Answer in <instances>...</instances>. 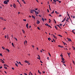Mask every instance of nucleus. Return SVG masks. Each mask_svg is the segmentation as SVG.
Here are the masks:
<instances>
[{
	"label": "nucleus",
	"mask_w": 75,
	"mask_h": 75,
	"mask_svg": "<svg viewBox=\"0 0 75 75\" xmlns=\"http://www.w3.org/2000/svg\"><path fill=\"white\" fill-rule=\"evenodd\" d=\"M53 1H54L55 4H56L55 2H56L57 1H59L60 4L61 3V1H59V0H53Z\"/></svg>",
	"instance_id": "1"
},
{
	"label": "nucleus",
	"mask_w": 75,
	"mask_h": 75,
	"mask_svg": "<svg viewBox=\"0 0 75 75\" xmlns=\"http://www.w3.org/2000/svg\"><path fill=\"white\" fill-rule=\"evenodd\" d=\"M4 4H8L7 1H4Z\"/></svg>",
	"instance_id": "2"
},
{
	"label": "nucleus",
	"mask_w": 75,
	"mask_h": 75,
	"mask_svg": "<svg viewBox=\"0 0 75 75\" xmlns=\"http://www.w3.org/2000/svg\"><path fill=\"white\" fill-rule=\"evenodd\" d=\"M35 10H30V13H33V12H34Z\"/></svg>",
	"instance_id": "3"
},
{
	"label": "nucleus",
	"mask_w": 75,
	"mask_h": 75,
	"mask_svg": "<svg viewBox=\"0 0 75 75\" xmlns=\"http://www.w3.org/2000/svg\"><path fill=\"white\" fill-rule=\"evenodd\" d=\"M37 24H39V23H40V21H37Z\"/></svg>",
	"instance_id": "4"
},
{
	"label": "nucleus",
	"mask_w": 75,
	"mask_h": 75,
	"mask_svg": "<svg viewBox=\"0 0 75 75\" xmlns=\"http://www.w3.org/2000/svg\"><path fill=\"white\" fill-rule=\"evenodd\" d=\"M67 39L69 41H71V40L70 39V38H67Z\"/></svg>",
	"instance_id": "5"
},
{
	"label": "nucleus",
	"mask_w": 75,
	"mask_h": 75,
	"mask_svg": "<svg viewBox=\"0 0 75 75\" xmlns=\"http://www.w3.org/2000/svg\"><path fill=\"white\" fill-rule=\"evenodd\" d=\"M13 7L14 8H16V5L15 4H13Z\"/></svg>",
	"instance_id": "6"
},
{
	"label": "nucleus",
	"mask_w": 75,
	"mask_h": 75,
	"mask_svg": "<svg viewBox=\"0 0 75 75\" xmlns=\"http://www.w3.org/2000/svg\"><path fill=\"white\" fill-rule=\"evenodd\" d=\"M1 60H2V63H4L5 61H4L3 60H2V59H1Z\"/></svg>",
	"instance_id": "7"
},
{
	"label": "nucleus",
	"mask_w": 75,
	"mask_h": 75,
	"mask_svg": "<svg viewBox=\"0 0 75 75\" xmlns=\"http://www.w3.org/2000/svg\"><path fill=\"white\" fill-rule=\"evenodd\" d=\"M69 18H67V19L66 20V22L67 21L69 22Z\"/></svg>",
	"instance_id": "8"
},
{
	"label": "nucleus",
	"mask_w": 75,
	"mask_h": 75,
	"mask_svg": "<svg viewBox=\"0 0 75 75\" xmlns=\"http://www.w3.org/2000/svg\"><path fill=\"white\" fill-rule=\"evenodd\" d=\"M62 59L63 61V62H64V57H63V56L62 57Z\"/></svg>",
	"instance_id": "9"
},
{
	"label": "nucleus",
	"mask_w": 75,
	"mask_h": 75,
	"mask_svg": "<svg viewBox=\"0 0 75 75\" xmlns=\"http://www.w3.org/2000/svg\"><path fill=\"white\" fill-rule=\"evenodd\" d=\"M28 25H29V24H28V23H27V24H26V27H27V28H28Z\"/></svg>",
	"instance_id": "10"
},
{
	"label": "nucleus",
	"mask_w": 75,
	"mask_h": 75,
	"mask_svg": "<svg viewBox=\"0 0 75 75\" xmlns=\"http://www.w3.org/2000/svg\"><path fill=\"white\" fill-rule=\"evenodd\" d=\"M67 54H68V55L69 56V57H70V54H71V53L70 52H69V53H68V52H67Z\"/></svg>",
	"instance_id": "11"
},
{
	"label": "nucleus",
	"mask_w": 75,
	"mask_h": 75,
	"mask_svg": "<svg viewBox=\"0 0 75 75\" xmlns=\"http://www.w3.org/2000/svg\"><path fill=\"white\" fill-rule=\"evenodd\" d=\"M32 17L33 18H34V19H35V16H32Z\"/></svg>",
	"instance_id": "12"
},
{
	"label": "nucleus",
	"mask_w": 75,
	"mask_h": 75,
	"mask_svg": "<svg viewBox=\"0 0 75 75\" xmlns=\"http://www.w3.org/2000/svg\"><path fill=\"white\" fill-rule=\"evenodd\" d=\"M54 27L55 28V29H56V30H58V28L57 26H54Z\"/></svg>",
	"instance_id": "13"
},
{
	"label": "nucleus",
	"mask_w": 75,
	"mask_h": 75,
	"mask_svg": "<svg viewBox=\"0 0 75 75\" xmlns=\"http://www.w3.org/2000/svg\"><path fill=\"white\" fill-rule=\"evenodd\" d=\"M6 50H7V51L9 52H10L9 50H8V49H6Z\"/></svg>",
	"instance_id": "14"
},
{
	"label": "nucleus",
	"mask_w": 75,
	"mask_h": 75,
	"mask_svg": "<svg viewBox=\"0 0 75 75\" xmlns=\"http://www.w3.org/2000/svg\"><path fill=\"white\" fill-rule=\"evenodd\" d=\"M4 67H6V66H7V67H8V65L7 64H4Z\"/></svg>",
	"instance_id": "15"
},
{
	"label": "nucleus",
	"mask_w": 75,
	"mask_h": 75,
	"mask_svg": "<svg viewBox=\"0 0 75 75\" xmlns=\"http://www.w3.org/2000/svg\"><path fill=\"white\" fill-rule=\"evenodd\" d=\"M59 47H61V48H63V47H63V46H61V45H59Z\"/></svg>",
	"instance_id": "16"
},
{
	"label": "nucleus",
	"mask_w": 75,
	"mask_h": 75,
	"mask_svg": "<svg viewBox=\"0 0 75 75\" xmlns=\"http://www.w3.org/2000/svg\"><path fill=\"white\" fill-rule=\"evenodd\" d=\"M38 56L39 57H38V59H40V56L39 54H38Z\"/></svg>",
	"instance_id": "17"
},
{
	"label": "nucleus",
	"mask_w": 75,
	"mask_h": 75,
	"mask_svg": "<svg viewBox=\"0 0 75 75\" xmlns=\"http://www.w3.org/2000/svg\"><path fill=\"white\" fill-rule=\"evenodd\" d=\"M38 72L39 73V74H41V71H40L39 70H38Z\"/></svg>",
	"instance_id": "18"
},
{
	"label": "nucleus",
	"mask_w": 75,
	"mask_h": 75,
	"mask_svg": "<svg viewBox=\"0 0 75 75\" xmlns=\"http://www.w3.org/2000/svg\"><path fill=\"white\" fill-rule=\"evenodd\" d=\"M67 15L68 16H69V18H70V16H69V14L68 13H67Z\"/></svg>",
	"instance_id": "19"
},
{
	"label": "nucleus",
	"mask_w": 75,
	"mask_h": 75,
	"mask_svg": "<svg viewBox=\"0 0 75 75\" xmlns=\"http://www.w3.org/2000/svg\"><path fill=\"white\" fill-rule=\"evenodd\" d=\"M48 39L49 40H51L50 38H48Z\"/></svg>",
	"instance_id": "20"
},
{
	"label": "nucleus",
	"mask_w": 75,
	"mask_h": 75,
	"mask_svg": "<svg viewBox=\"0 0 75 75\" xmlns=\"http://www.w3.org/2000/svg\"><path fill=\"white\" fill-rule=\"evenodd\" d=\"M53 37L55 38H57L56 37V36H55V35H53Z\"/></svg>",
	"instance_id": "21"
},
{
	"label": "nucleus",
	"mask_w": 75,
	"mask_h": 75,
	"mask_svg": "<svg viewBox=\"0 0 75 75\" xmlns=\"http://www.w3.org/2000/svg\"><path fill=\"white\" fill-rule=\"evenodd\" d=\"M45 25H47V26H49V24H47V23H46V24H45Z\"/></svg>",
	"instance_id": "22"
},
{
	"label": "nucleus",
	"mask_w": 75,
	"mask_h": 75,
	"mask_svg": "<svg viewBox=\"0 0 75 75\" xmlns=\"http://www.w3.org/2000/svg\"><path fill=\"white\" fill-rule=\"evenodd\" d=\"M25 63H29V61H25Z\"/></svg>",
	"instance_id": "23"
},
{
	"label": "nucleus",
	"mask_w": 75,
	"mask_h": 75,
	"mask_svg": "<svg viewBox=\"0 0 75 75\" xmlns=\"http://www.w3.org/2000/svg\"><path fill=\"white\" fill-rule=\"evenodd\" d=\"M42 20L43 21H44L45 19H44V18H42Z\"/></svg>",
	"instance_id": "24"
},
{
	"label": "nucleus",
	"mask_w": 75,
	"mask_h": 75,
	"mask_svg": "<svg viewBox=\"0 0 75 75\" xmlns=\"http://www.w3.org/2000/svg\"><path fill=\"white\" fill-rule=\"evenodd\" d=\"M34 11H35L34 12H35V13L36 14H37V12L36 10H34Z\"/></svg>",
	"instance_id": "25"
},
{
	"label": "nucleus",
	"mask_w": 75,
	"mask_h": 75,
	"mask_svg": "<svg viewBox=\"0 0 75 75\" xmlns=\"http://www.w3.org/2000/svg\"><path fill=\"white\" fill-rule=\"evenodd\" d=\"M48 54H49V55H50V57H51V54H50V52H48Z\"/></svg>",
	"instance_id": "26"
},
{
	"label": "nucleus",
	"mask_w": 75,
	"mask_h": 75,
	"mask_svg": "<svg viewBox=\"0 0 75 75\" xmlns=\"http://www.w3.org/2000/svg\"><path fill=\"white\" fill-rule=\"evenodd\" d=\"M58 35L60 36V37H62V35Z\"/></svg>",
	"instance_id": "27"
},
{
	"label": "nucleus",
	"mask_w": 75,
	"mask_h": 75,
	"mask_svg": "<svg viewBox=\"0 0 75 75\" xmlns=\"http://www.w3.org/2000/svg\"><path fill=\"white\" fill-rule=\"evenodd\" d=\"M57 26H59V28H60V29H61V27H60V26H59V25H57Z\"/></svg>",
	"instance_id": "28"
},
{
	"label": "nucleus",
	"mask_w": 75,
	"mask_h": 75,
	"mask_svg": "<svg viewBox=\"0 0 75 75\" xmlns=\"http://www.w3.org/2000/svg\"><path fill=\"white\" fill-rule=\"evenodd\" d=\"M67 17H65L64 18V21L65 20H66Z\"/></svg>",
	"instance_id": "29"
},
{
	"label": "nucleus",
	"mask_w": 75,
	"mask_h": 75,
	"mask_svg": "<svg viewBox=\"0 0 75 75\" xmlns=\"http://www.w3.org/2000/svg\"><path fill=\"white\" fill-rule=\"evenodd\" d=\"M19 63L20 64H21V65H22V66H23V64H21V62H19Z\"/></svg>",
	"instance_id": "30"
},
{
	"label": "nucleus",
	"mask_w": 75,
	"mask_h": 75,
	"mask_svg": "<svg viewBox=\"0 0 75 75\" xmlns=\"http://www.w3.org/2000/svg\"><path fill=\"white\" fill-rule=\"evenodd\" d=\"M0 19H1V20H3V18L1 17Z\"/></svg>",
	"instance_id": "31"
},
{
	"label": "nucleus",
	"mask_w": 75,
	"mask_h": 75,
	"mask_svg": "<svg viewBox=\"0 0 75 75\" xmlns=\"http://www.w3.org/2000/svg\"><path fill=\"white\" fill-rule=\"evenodd\" d=\"M60 56L61 57H62L63 56V54H60Z\"/></svg>",
	"instance_id": "32"
},
{
	"label": "nucleus",
	"mask_w": 75,
	"mask_h": 75,
	"mask_svg": "<svg viewBox=\"0 0 75 75\" xmlns=\"http://www.w3.org/2000/svg\"><path fill=\"white\" fill-rule=\"evenodd\" d=\"M4 68H5V69H7V68L6 66L4 67Z\"/></svg>",
	"instance_id": "33"
},
{
	"label": "nucleus",
	"mask_w": 75,
	"mask_h": 75,
	"mask_svg": "<svg viewBox=\"0 0 75 75\" xmlns=\"http://www.w3.org/2000/svg\"><path fill=\"white\" fill-rule=\"evenodd\" d=\"M63 43H64V45H65L66 44V43H65V42H64L63 41Z\"/></svg>",
	"instance_id": "34"
},
{
	"label": "nucleus",
	"mask_w": 75,
	"mask_h": 75,
	"mask_svg": "<svg viewBox=\"0 0 75 75\" xmlns=\"http://www.w3.org/2000/svg\"><path fill=\"white\" fill-rule=\"evenodd\" d=\"M2 49H4V50H5V47H2Z\"/></svg>",
	"instance_id": "35"
},
{
	"label": "nucleus",
	"mask_w": 75,
	"mask_h": 75,
	"mask_svg": "<svg viewBox=\"0 0 75 75\" xmlns=\"http://www.w3.org/2000/svg\"><path fill=\"white\" fill-rule=\"evenodd\" d=\"M54 11L53 10V11H52V12L51 13L52 14H53V13H54Z\"/></svg>",
	"instance_id": "36"
},
{
	"label": "nucleus",
	"mask_w": 75,
	"mask_h": 75,
	"mask_svg": "<svg viewBox=\"0 0 75 75\" xmlns=\"http://www.w3.org/2000/svg\"><path fill=\"white\" fill-rule=\"evenodd\" d=\"M0 55H1V56H2V57H3V55H2V53H0Z\"/></svg>",
	"instance_id": "37"
},
{
	"label": "nucleus",
	"mask_w": 75,
	"mask_h": 75,
	"mask_svg": "<svg viewBox=\"0 0 75 75\" xmlns=\"http://www.w3.org/2000/svg\"><path fill=\"white\" fill-rule=\"evenodd\" d=\"M12 45L13 46V47H14V45H13V43H12Z\"/></svg>",
	"instance_id": "38"
},
{
	"label": "nucleus",
	"mask_w": 75,
	"mask_h": 75,
	"mask_svg": "<svg viewBox=\"0 0 75 75\" xmlns=\"http://www.w3.org/2000/svg\"><path fill=\"white\" fill-rule=\"evenodd\" d=\"M15 65L16 66V67H18V64H15Z\"/></svg>",
	"instance_id": "39"
},
{
	"label": "nucleus",
	"mask_w": 75,
	"mask_h": 75,
	"mask_svg": "<svg viewBox=\"0 0 75 75\" xmlns=\"http://www.w3.org/2000/svg\"><path fill=\"white\" fill-rule=\"evenodd\" d=\"M65 63V61H64L63 62V63L64 65V63Z\"/></svg>",
	"instance_id": "40"
},
{
	"label": "nucleus",
	"mask_w": 75,
	"mask_h": 75,
	"mask_svg": "<svg viewBox=\"0 0 75 75\" xmlns=\"http://www.w3.org/2000/svg\"><path fill=\"white\" fill-rule=\"evenodd\" d=\"M73 63H74V64H75V61H73Z\"/></svg>",
	"instance_id": "41"
},
{
	"label": "nucleus",
	"mask_w": 75,
	"mask_h": 75,
	"mask_svg": "<svg viewBox=\"0 0 75 75\" xmlns=\"http://www.w3.org/2000/svg\"><path fill=\"white\" fill-rule=\"evenodd\" d=\"M72 33H74V34H75V32H74L73 30L72 31Z\"/></svg>",
	"instance_id": "42"
},
{
	"label": "nucleus",
	"mask_w": 75,
	"mask_h": 75,
	"mask_svg": "<svg viewBox=\"0 0 75 75\" xmlns=\"http://www.w3.org/2000/svg\"><path fill=\"white\" fill-rule=\"evenodd\" d=\"M37 28L38 29V30H40V27H37Z\"/></svg>",
	"instance_id": "43"
},
{
	"label": "nucleus",
	"mask_w": 75,
	"mask_h": 75,
	"mask_svg": "<svg viewBox=\"0 0 75 75\" xmlns=\"http://www.w3.org/2000/svg\"><path fill=\"white\" fill-rule=\"evenodd\" d=\"M73 18H75V16H73Z\"/></svg>",
	"instance_id": "44"
},
{
	"label": "nucleus",
	"mask_w": 75,
	"mask_h": 75,
	"mask_svg": "<svg viewBox=\"0 0 75 75\" xmlns=\"http://www.w3.org/2000/svg\"><path fill=\"white\" fill-rule=\"evenodd\" d=\"M17 1H18V3H19V4H20V2L19 1V0H17Z\"/></svg>",
	"instance_id": "45"
},
{
	"label": "nucleus",
	"mask_w": 75,
	"mask_h": 75,
	"mask_svg": "<svg viewBox=\"0 0 75 75\" xmlns=\"http://www.w3.org/2000/svg\"><path fill=\"white\" fill-rule=\"evenodd\" d=\"M15 38V39H16V40H17V38Z\"/></svg>",
	"instance_id": "46"
},
{
	"label": "nucleus",
	"mask_w": 75,
	"mask_h": 75,
	"mask_svg": "<svg viewBox=\"0 0 75 75\" xmlns=\"http://www.w3.org/2000/svg\"><path fill=\"white\" fill-rule=\"evenodd\" d=\"M47 12H48V13H49V11L48 9H47Z\"/></svg>",
	"instance_id": "47"
},
{
	"label": "nucleus",
	"mask_w": 75,
	"mask_h": 75,
	"mask_svg": "<svg viewBox=\"0 0 75 75\" xmlns=\"http://www.w3.org/2000/svg\"><path fill=\"white\" fill-rule=\"evenodd\" d=\"M25 43H26L25 44H26V43H27V41H26V40H25Z\"/></svg>",
	"instance_id": "48"
},
{
	"label": "nucleus",
	"mask_w": 75,
	"mask_h": 75,
	"mask_svg": "<svg viewBox=\"0 0 75 75\" xmlns=\"http://www.w3.org/2000/svg\"><path fill=\"white\" fill-rule=\"evenodd\" d=\"M23 21H26V19H23Z\"/></svg>",
	"instance_id": "49"
},
{
	"label": "nucleus",
	"mask_w": 75,
	"mask_h": 75,
	"mask_svg": "<svg viewBox=\"0 0 75 75\" xmlns=\"http://www.w3.org/2000/svg\"><path fill=\"white\" fill-rule=\"evenodd\" d=\"M9 0H7V3H8V2H9Z\"/></svg>",
	"instance_id": "50"
},
{
	"label": "nucleus",
	"mask_w": 75,
	"mask_h": 75,
	"mask_svg": "<svg viewBox=\"0 0 75 75\" xmlns=\"http://www.w3.org/2000/svg\"><path fill=\"white\" fill-rule=\"evenodd\" d=\"M6 28L5 27H4V28L3 30H6Z\"/></svg>",
	"instance_id": "51"
},
{
	"label": "nucleus",
	"mask_w": 75,
	"mask_h": 75,
	"mask_svg": "<svg viewBox=\"0 0 75 75\" xmlns=\"http://www.w3.org/2000/svg\"><path fill=\"white\" fill-rule=\"evenodd\" d=\"M59 17H61L62 16V15H59Z\"/></svg>",
	"instance_id": "52"
},
{
	"label": "nucleus",
	"mask_w": 75,
	"mask_h": 75,
	"mask_svg": "<svg viewBox=\"0 0 75 75\" xmlns=\"http://www.w3.org/2000/svg\"><path fill=\"white\" fill-rule=\"evenodd\" d=\"M54 21L55 22V23H56V20H55V19H54Z\"/></svg>",
	"instance_id": "53"
},
{
	"label": "nucleus",
	"mask_w": 75,
	"mask_h": 75,
	"mask_svg": "<svg viewBox=\"0 0 75 75\" xmlns=\"http://www.w3.org/2000/svg\"><path fill=\"white\" fill-rule=\"evenodd\" d=\"M22 31L23 32V33H24V30H22Z\"/></svg>",
	"instance_id": "54"
},
{
	"label": "nucleus",
	"mask_w": 75,
	"mask_h": 75,
	"mask_svg": "<svg viewBox=\"0 0 75 75\" xmlns=\"http://www.w3.org/2000/svg\"><path fill=\"white\" fill-rule=\"evenodd\" d=\"M64 19L62 21V22H64Z\"/></svg>",
	"instance_id": "55"
},
{
	"label": "nucleus",
	"mask_w": 75,
	"mask_h": 75,
	"mask_svg": "<svg viewBox=\"0 0 75 75\" xmlns=\"http://www.w3.org/2000/svg\"><path fill=\"white\" fill-rule=\"evenodd\" d=\"M38 16H39L40 17H41V16L40 15H38Z\"/></svg>",
	"instance_id": "56"
},
{
	"label": "nucleus",
	"mask_w": 75,
	"mask_h": 75,
	"mask_svg": "<svg viewBox=\"0 0 75 75\" xmlns=\"http://www.w3.org/2000/svg\"><path fill=\"white\" fill-rule=\"evenodd\" d=\"M62 24H60V26H62Z\"/></svg>",
	"instance_id": "57"
},
{
	"label": "nucleus",
	"mask_w": 75,
	"mask_h": 75,
	"mask_svg": "<svg viewBox=\"0 0 75 75\" xmlns=\"http://www.w3.org/2000/svg\"><path fill=\"white\" fill-rule=\"evenodd\" d=\"M49 16H51V14H49Z\"/></svg>",
	"instance_id": "58"
},
{
	"label": "nucleus",
	"mask_w": 75,
	"mask_h": 75,
	"mask_svg": "<svg viewBox=\"0 0 75 75\" xmlns=\"http://www.w3.org/2000/svg\"><path fill=\"white\" fill-rule=\"evenodd\" d=\"M40 52H42V50H40Z\"/></svg>",
	"instance_id": "59"
},
{
	"label": "nucleus",
	"mask_w": 75,
	"mask_h": 75,
	"mask_svg": "<svg viewBox=\"0 0 75 75\" xmlns=\"http://www.w3.org/2000/svg\"><path fill=\"white\" fill-rule=\"evenodd\" d=\"M5 38H7V36H6V35H5Z\"/></svg>",
	"instance_id": "60"
},
{
	"label": "nucleus",
	"mask_w": 75,
	"mask_h": 75,
	"mask_svg": "<svg viewBox=\"0 0 75 75\" xmlns=\"http://www.w3.org/2000/svg\"><path fill=\"white\" fill-rule=\"evenodd\" d=\"M25 75H28L27 73H24Z\"/></svg>",
	"instance_id": "61"
},
{
	"label": "nucleus",
	"mask_w": 75,
	"mask_h": 75,
	"mask_svg": "<svg viewBox=\"0 0 75 75\" xmlns=\"http://www.w3.org/2000/svg\"><path fill=\"white\" fill-rule=\"evenodd\" d=\"M35 9V10H37V9H38V8H36Z\"/></svg>",
	"instance_id": "62"
},
{
	"label": "nucleus",
	"mask_w": 75,
	"mask_h": 75,
	"mask_svg": "<svg viewBox=\"0 0 75 75\" xmlns=\"http://www.w3.org/2000/svg\"><path fill=\"white\" fill-rule=\"evenodd\" d=\"M47 59L48 60H49V57H47Z\"/></svg>",
	"instance_id": "63"
},
{
	"label": "nucleus",
	"mask_w": 75,
	"mask_h": 75,
	"mask_svg": "<svg viewBox=\"0 0 75 75\" xmlns=\"http://www.w3.org/2000/svg\"><path fill=\"white\" fill-rule=\"evenodd\" d=\"M2 67H0V69H2Z\"/></svg>",
	"instance_id": "64"
}]
</instances>
